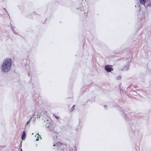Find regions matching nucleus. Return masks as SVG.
<instances>
[{"mask_svg": "<svg viewBox=\"0 0 151 151\" xmlns=\"http://www.w3.org/2000/svg\"><path fill=\"white\" fill-rule=\"evenodd\" d=\"M37 144H36V146H37Z\"/></svg>", "mask_w": 151, "mask_h": 151, "instance_id": "dca6fc26", "label": "nucleus"}, {"mask_svg": "<svg viewBox=\"0 0 151 151\" xmlns=\"http://www.w3.org/2000/svg\"><path fill=\"white\" fill-rule=\"evenodd\" d=\"M121 78V76H119L116 77V79L117 80H119Z\"/></svg>", "mask_w": 151, "mask_h": 151, "instance_id": "1a4fd4ad", "label": "nucleus"}, {"mask_svg": "<svg viewBox=\"0 0 151 151\" xmlns=\"http://www.w3.org/2000/svg\"><path fill=\"white\" fill-rule=\"evenodd\" d=\"M58 146V145H57V144H54V145H53V146Z\"/></svg>", "mask_w": 151, "mask_h": 151, "instance_id": "ddd939ff", "label": "nucleus"}, {"mask_svg": "<svg viewBox=\"0 0 151 151\" xmlns=\"http://www.w3.org/2000/svg\"><path fill=\"white\" fill-rule=\"evenodd\" d=\"M57 136H55V135L54 136L52 137L53 140H52L53 141H56V139H57Z\"/></svg>", "mask_w": 151, "mask_h": 151, "instance_id": "423d86ee", "label": "nucleus"}, {"mask_svg": "<svg viewBox=\"0 0 151 151\" xmlns=\"http://www.w3.org/2000/svg\"><path fill=\"white\" fill-rule=\"evenodd\" d=\"M40 115H37V117L38 118H40Z\"/></svg>", "mask_w": 151, "mask_h": 151, "instance_id": "9b49d317", "label": "nucleus"}, {"mask_svg": "<svg viewBox=\"0 0 151 151\" xmlns=\"http://www.w3.org/2000/svg\"><path fill=\"white\" fill-rule=\"evenodd\" d=\"M12 61L10 58H6L3 61L1 67L2 71L4 73L9 72L11 68Z\"/></svg>", "mask_w": 151, "mask_h": 151, "instance_id": "f257e3e1", "label": "nucleus"}, {"mask_svg": "<svg viewBox=\"0 0 151 151\" xmlns=\"http://www.w3.org/2000/svg\"><path fill=\"white\" fill-rule=\"evenodd\" d=\"M37 134L38 135V137H37L36 138V141H38L39 140V137L40 138V139H42V138L41 137V136L39 135V134H38V133H37Z\"/></svg>", "mask_w": 151, "mask_h": 151, "instance_id": "0eeeda50", "label": "nucleus"}, {"mask_svg": "<svg viewBox=\"0 0 151 151\" xmlns=\"http://www.w3.org/2000/svg\"><path fill=\"white\" fill-rule=\"evenodd\" d=\"M146 0H139L140 4H142L145 6Z\"/></svg>", "mask_w": 151, "mask_h": 151, "instance_id": "39448f33", "label": "nucleus"}, {"mask_svg": "<svg viewBox=\"0 0 151 151\" xmlns=\"http://www.w3.org/2000/svg\"><path fill=\"white\" fill-rule=\"evenodd\" d=\"M56 118H57V119H58V117H56Z\"/></svg>", "mask_w": 151, "mask_h": 151, "instance_id": "2eb2a0df", "label": "nucleus"}, {"mask_svg": "<svg viewBox=\"0 0 151 151\" xmlns=\"http://www.w3.org/2000/svg\"><path fill=\"white\" fill-rule=\"evenodd\" d=\"M30 127V125L29 124H26L25 125V129H28V128H29Z\"/></svg>", "mask_w": 151, "mask_h": 151, "instance_id": "6e6552de", "label": "nucleus"}, {"mask_svg": "<svg viewBox=\"0 0 151 151\" xmlns=\"http://www.w3.org/2000/svg\"><path fill=\"white\" fill-rule=\"evenodd\" d=\"M145 6L147 7L151 6V0H146V1Z\"/></svg>", "mask_w": 151, "mask_h": 151, "instance_id": "7ed1b4c3", "label": "nucleus"}, {"mask_svg": "<svg viewBox=\"0 0 151 151\" xmlns=\"http://www.w3.org/2000/svg\"><path fill=\"white\" fill-rule=\"evenodd\" d=\"M105 69L106 71L109 72H110L111 70H113V69L109 65H106L105 67Z\"/></svg>", "mask_w": 151, "mask_h": 151, "instance_id": "f03ea898", "label": "nucleus"}, {"mask_svg": "<svg viewBox=\"0 0 151 151\" xmlns=\"http://www.w3.org/2000/svg\"><path fill=\"white\" fill-rule=\"evenodd\" d=\"M35 115V113L32 116L33 117Z\"/></svg>", "mask_w": 151, "mask_h": 151, "instance_id": "f8f14e48", "label": "nucleus"}, {"mask_svg": "<svg viewBox=\"0 0 151 151\" xmlns=\"http://www.w3.org/2000/svg\"><path fill=\"white\" fill-rule=\"evenodd\" d=\"M26 137V135L24 131H23L22 135V140H24Z\"/></svg>", "mask_w": 151, "mask_h": 151, "instance_id": "20e7f679", "label": "nucleus"}, {"mask_svg": "<svg viewBox=\"0 0 151 151\" xmlns=\"http://www.w3.org/2000/svg\"><path fill=\"white\" fill-rule=\"evenodd\" d=\"M32 119V118H31L29 120V121H28L26 123V124H28L29 123V122L30 121V120L31 119Z\"/></svg>", "mask_w": 151, "mask_h": 151, "instance_id": "9d476101", "label": "nucleus"}, {"mask_svg": "<svg viewBox=\"0 0 151 151\" xmlns=\"http://www.w3.org/2000/svg\"><path fill=\"white\" fill-rule=\"evenodd\" d=\"M20 151H22V149H21Z\"/></svg>", "mask_w": 151, "mask_h": 151, "instance_id": "4468645a", "label": "nucleus"}]
</instances>
